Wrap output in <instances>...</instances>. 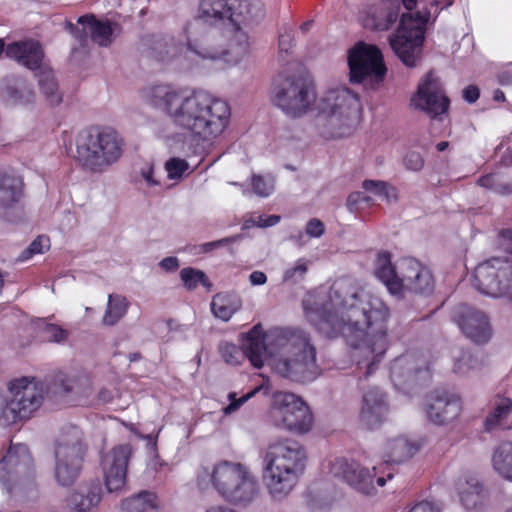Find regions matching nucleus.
Instances as JSON below:
<instances>
[{
    "mask_svg": "<svg viewBox=\"0 0 512 512\" xmlns=\"http://www.w3.org/2000/svg\"><path fill=\"white\" fill-rule=\"evenodd\" d=\"M511 415L512 400L501 395H496L491 401V411L484 421L485 431L491 432L497 428L511 429L512 426L507 423Z\"/></svg>",
    "mask_w": 512,
    "mask_h": 512,
    "instance_id": "2f4dec72",
    "label": "nucleus"
},
{
    "mask_svg": "<svg viewBox=\"0 0 512 512\" xmlns=\"http://www.w3.org/2000/svg\"><path fill=\"white\" fill-rule=\"evenodd\" d=\"M65 26H66V29L81 43V45L86 44L87 31H85L83 27H82V29H80L70 21H67Z\"/></svg>",
    "mask_w": 512,
    "mask_h": 512,
    "instance_id": "4d7b16f0",
    "label": "nucleus"
},
{
    "mask_svg": "<svg viewBox=\"0 0 512 512\" xmlns=\"http://www.w3.org/2000/svg\"><path fill=\"white\" fill-rule=\"evenodd\" d=\"M80 24L87 33H90L93 42L107 47L113 41V33L119 28L118 24L110 21H98L94 15H83L78 18Z\"/></svg>",
    "mask_w": 512,
    "mask_h": 512,
    "instance_id": "7c9ffc66",
    "label": "nucleus"
},
{
    "mask_svg": "<svg viewBox=\"0 0 512 512\" xmlns=\"http://www.w3.org/2000/svg\"><path fill=\"white\" fill-rule=\"evenodd\" d=\"M419 450V446L407 438L398 437L389 440L386 446L385 463L400 464L412 458Z\"/></svg>",
    "mask_w": 512,
    "mask_h": 512,
    "instance_id": "72a5a7b5",
    "label": "nucleus"
},
{
    "mask_svg": "<svg viewBox=\"0 0 512 512\" xmlns=\"http://www.w3.org/2000/svg\"><path fill=\"white\" fill-rule=\"evenodd\" d=\"M306 453L297 442L272 443L264 455L266 485L275 500L284 499L293 489L305 468Z\"/></svg>",
    "mask_w": 512,
    "mask_h": 512,
    "instance_id": "20e7f679",
    "label": "nucleus"
},
{
    "mask_svg": "<svg viewBox=\"0 0 512 512\" xmlns=\"http://www.w3.org/2000/svg\"><path fill=\"white\" fill-rule=\"evenodd\" d=\"M145 100L161 109L178 128L202 142L212 143L227 129L229 104L202 90L186 94L169 84H157L143 91Z\"/></svg>",
    "mask_w": 512,
    "mask_h": 512,
    "instance_id": "f03ea898",
    "label": "nucleus"
},
{
    "mask_svg": "<svg viewBox=\"0 0 512 512\" xmlns=\"http://www.w3.org/2000/svg\"><path fill=\"white\" fill-rule=\"evenodd\" d=\"M512 281V265L506 258L493 257L480 263L474 270L473 286L482 294L501 297Z\"/></svg>",
    "mask_w": 512,
    "mask_h": 512,
    "instance_id": "dca6fc26",
    "label": "nucleus"
},
{
    "mask_svg": "<svg viewBox=\"0 0 512 512\" xmlns=\"http://www.w3.org/2000/svg\"><path fill=\"white\" fill-rule=\"evenodd\" d=\"M218 350L222 359L230 365H238L245 358L242 348L233 343L223 341L219 344Z\"/></svg>",
    "mask_w": 512,
    "mask_h": 512,
    "instance_id": "a18cd8bd",
    "label": "nucleus"
},
{
    "mask_svg": "<svg viewBox=\"0 0 512 512\" xmlns=\"http://www.w3.org/2000/svg\"><path fill=\"white\" fill-rule=\"evenodd\" d=\"M441 9L450 7L454 0H433L428 6L412 13H404L395 33L389 37V44L399 60L409 68L416 67L421 61L427 24L432 16L431 8ZM439 14L435 9L433 21Z\"/></svg>",
    "mask_w": 512,
    "mask_h": 512,
    "instance_id": "0eeeda50",
    "label": "nucleus"
},
{
    "mask_svg": "<svg viewBox=\"0 0 512 512\" xmlns=\"http://www.w3.org/2000/svg\"><path fill=\"white\" fill-rule=\"evenodd\" d=\"M375 275L399 299L410 294L429 295L434 290V278L429 268L413 258L402 259L394 267L387 251L378 254Z\"/></svg>",
    "mask_w": 512,
    "mask_h": 512,
    "instance_id": "423d86ee",
    "label": "nucleus"
},
{
    "mask_svg": "<svg viewBox=\"0 0 512 512\" xmlns=\"http://www.w3.org/2000/svg\"><path fill=\"white\" fill-rule=\"evenodd\" d=\"M430 377L426 358L418 352H408L395 358L390 367V378L397 389Z\"/></svg>",
    "mask_w": 512,
    "mask_h": 512,
    "instance_id": "a211bd4d",
    "label": "nucleus"
},
{
    "mask_svg": "<svg viewBox=\"0 0 512 512\" xmlns=\"http://www.w3.org/2000/svg\"><path fill=\"white\" fill-rule=\"evenodd\" d=\"M1 95L11 105L30 104L35 99L31 85L21 77L7 79Z\"/></svg>",
    "mask_w": 512,
    "mask_h": 512,
    "instance_id": "473e14b6",
    "label": "nucleus"
},
{
    "mask_svg": "<svg viewBox=\"0 0 512 512\" xmlns=\"http://www.w3.org/2000/svg\"><path fill=\"white\" fill-rule=\"evenodd\" d=\"M498 245L503 251L512 254V229H503L499 232Z\"/></svg>",
    "mask_w": 512,
    "mask_h": 512,
    "instance_id": "6e6d98bb",
    "label": "nucleus"
},
{
    "mask_svg": "<svg viewBox=\"0 0 512 512\" xmlns=\"http://www.w3.org/2000/svg\"><path fill=\"white\" fill-rule=\"evenodd\" d=\"M410 512H441V509L432 502L422 501L413 506Z\"/></svg>",
    "mask_w": 512,
    "mask_h": 512,
    "instance_id": "052dcab7",
    "label": "nucleus"
},
{
    "mask_svg": "<svg viewBox=\"0 0 512 512\" xmlns=\"http://www.w3.org/2000/svg\"><path fill=\"white\" fill-rule=\"evenodd\" d=\"M242 350L244 357H247L256 368H261L267 356V348L264 337H246Z\"/></svg>",
    "mask_w": 512,
    "mask_h": 512,
    "instance_id": "ea45409f",
    "label": "nucleus"
},
{
    "mask_svg": "<svg viewBox=\"0 0 512 512\" xmlns=\"http://www.w3.org/2000/svg\"><path fill=\"white\" fill-rule=\"evenodd\" d=\"M400 10L399 0H380L367 9L363 26L372 31H387L398 20Z\"/></svg>",
    "mask_w": 512,
    "mask_h": 512,
    "instance_id": "b1692460",
    "label": "nucleus"
},
{
    "mask_svg": "<svg viewBox=\"0 0 512 512\" xmlns=\"http://www.w3.org/2000/svg\"><path fill=\"white\" fill-rule=\"evenodd\" d=\"M404 165L408 170L420 171L424 166V160L419 152H408L404 158Z\"/></svg>",
    "mask_w": 512,
    "mask_h": 512,
    "instance_id": "864d4df0",
    "label": "nucleus"
},
{
    "mask_svg": "<svg viewBox=\"0 0 512 512\" xmlns=\"http://www.w3.org/2000/svg\"><path fill=\"white\" fill-rule=\"evenodd\" d=\"M131 455L132 446L126 443L113 447L104 456L102 468L108 492H118L124 488Z\"/></svg>",
    "mask_w": 512,
    "mask_h": 512,
    "instance_id": "412c9836",
    "label": "nucleus"
},
{
    "mask_svg": "<svg viewBox=\"0 0 512 512\" xmlns=\"http://www.w3.org/2000/svg\"><path fill=\"white\" fill-rule=\"evenodd\" d=\"M9 393L6 410V423L9 425L30 418L43 401L42 384L30 381L27 377L11 381Z\"/></svg>",
    "mask_w": 512,
    "mask_h": 512,
    "instance_id": "2eb2a0df",
    "label": "nucleus"
},
{
    "mask_svg": "<svg viewBox=\"0 0 512 512\" xmlns=\"http://www.w3.org/2000/svg\"><path fill=\"white\" fill-rule=\"evenodd\" d=\"M293 33L292 31H285L279 35V50L280 52L288 53L293 46Z\"/></svg>",
    "mask_w": 512,
    "mask_h": 512,
    "instance_id": "13d9d810",
    "label": "nucleus"
},
{
    "mask_svg": "<svg viewBox=\"0 0 512 512\" xmlns=\"http://www.w3.org/2000/svg\"><path fill=\"white\" fill-rule=\"evenodd\" d=\"M387 411L385 394L378 388H371L363 396L360 421L366 428L374 429L384 421Z\"/></svg>",
    "mask_w": 512,
    "mask_h": 512,
    "instance_id": "a878e982",
    "label": "nucleus"
},
{
    "mask_svg": "<svg viewBox=\"0 0 512 512\" xmlns=\"http://www.w3.org/2000/svg\"><path fill=\"white\" fill-rule=\"evenodd\" d=\"M362 188L376 196H380L387 201L396 200V189L389 183L382 180L366 179L362 182Z\"/></svg>",
    "mask_w": 512,
    "mask_h": 512,
    "instance_id": "79ce46f5",
    "label": "nucleus"
},
{
    "mask_svg": "<svg viewBox=\"0 0 512 512\" xmlns=\"http://www.w3.org/2000/svg\"><path fill=\"white\" fill-rule=\"evenodd\" d=\"M269 420L279 429L298 434L307 433L313 425V415L309 407L300 397L289 392L273 394Z\"/></svg>",
    "mask_w": 512,
    "mask_h": 512,
    "instance_id": "ddd939ff",
    "label": "nucleus"
},
{
    "mask_svg": "<svg viewBox=\"0 0 512 512\" xmlns=\"http://www.w3.org/2000/svg\"><path fill=\"white\" fill-rule=\"evenodd\" d=\"M79 379L68 376L64 373H58L53 379V391L57 394H68L76 390Z\"/></svg>",
    "mask_w": 512,
    "mask_h": 512,
    "instance_id": "de8ad7c7",
    "label": "nucleus"
},
{
    "mask_svg": "<svg viewBox=\"0 0 512 512\" xmlns=\"http://www.w3.org/2000/svg\"><path fill=\"white\" fill-rule=\"evenodd\" d=\"M306 316L324 336L346 340L365 376L374 372L388 345L389 309L380 298L358 293L349 282H336L324 297L306 307Z\"/></svg>",
    "mask_w": 512,
    "mask_h": 512,
    "instance_id": "f257e3e1",
    "label": "nucleus"
},
{
    "mask_svg": "<svg viewBox=\"0 0 512 512\" xmlns=\"http://www.w3.org/2000/svg\"><path fill=\"white\" fill-rule=\"evenodd\" d=\"M457 490L460 501L466 509L475 508L480 503L482 485L475 476L459 479L457 482Z\"/></svg>",
    "mask_w": 512,
    "mask_h": 512,
    "instance_id": "e433bc0d",
    "label": "nucleus"
},
{
    "mask_svg": "<svg viewBox=\"0 0 512 512\" xmlns=\"http://www.w3.org/2000/svg\"><path fill=\"white\" fill-rule=\"evenodd\" d=\"M306 272H307L306 264L298 263L295 267H292L285 271L284 280H286V281L291 280L296 276V274L303 276Z\"/></svg>",
    "mask_w": 512,
    "mask_h": 512,
    "instance_id": "e2e57ef3",
    "label": "nucleus"
},
{
    "mask_svg": "<svg viewBox=\"0 0 512 512\" xmlns=\"http://www.w3.org/2000/svg\"><path fill=\"white\" fill-rule=\"evenodd\" d=\"M121 512H159L157 496L153 492L141 491L122 502Z\"/></svg>",
    "mask_w": 512,
    "mask_h": 512,
    "instance_id": "c9c22d12",
    "label": "nucleus"
},
{
    "mask_svg": "<svg viewBox=\"0 0 512 512\" xmlns=\"http://www.w3.org/2000/svg\"><path fill=\"white\" fill-rule=\"evenodd\" d=\"M271 100L286 116L297 119L307 114L316 102V90L305 75H279L272 84Z\"/></svg>",
    "mask_w": 512,
    "mask_h": 512,
    "instance_id": "f8f14e48",
    "label": "nucleus"
},
{
    "mask_svg": "<svg viewBox=\"0 0 512 512\" xmlns=\"http://www.w3.org/2000/svg\"><path fill=\"white\" fill-rule=\"evenodd\" d=\"M6 55L23 66L34 70L40 67L43 59L41 45L35 41L13 42L6 46Z\"/></svg>",
    "mask_w": 512,
    "mask_h": 512,
    "instance_id": "cd10ccee",
    "label": "nucleus"
},
{
    "mask_svg": "<svg viewBox=\"0 0 512 512\" xmlns=\"http://www.w3.org/2000/svg\"><path fill=\"white\" fill-rule=\"evenodd\" d=\"M197 480L201 488L211 482L224 499L235 504L249 503L258 495L257 481L240 463L223 461L211 473L204 468Z\"/></svg>",
    "mask_w": 512,
    "mask_h": 512,
    "instance_id": "1a4fd4ad",
    "label": "nucleus"
},
{
    "mask_svg": "<svg viewBox=\"0 0 512 512\" xmlns=\"http://www.w3.org/2000/svg\"><path fill=\"white\" fill-rule=\"evenodd\" d=\"M480 96V90L475 85H469L463 90V98L468 103H475Z\"/></svg>",
    "mask_w": 512,
    "mask_h": 512,
    "instance_id": "680f3d73",
    "label": "nucleus"
},
{
    "mask_svg": "<svg viewBox=\"0 0 512 512\" xmlns=\"http://www.w3.org/2000/svg\"><path fill=\"white\" fill-rule=\"evenodd\" d=\"M264 17L261 0H201L198 8V18L213 26L250 27L259 24Z\"/></svg>",
    "mask_w": 512,
    "mask_h": 512,
    "instance_id": "9d476101",
    "label": "nucleus"
},
{
    "mask_svg": "<svg viewBox=\"0 0 512 512\" xmlns=\"http://www.w3.org/2000/svg\"><path fill=\"white\" fill-rule=\"evenodd\" d=\"M274 344L283 355L274 363L275 371L294 382H309L317 376L316 348L307 332L284 328L273 332Z\"/></svg>",
    "mask_w": 512,
    "mask_h": 512,
    "instance_id": "7ed1b4c3",
    "label": "nucleus"
},
{
    "mask_svg": "<svg viewBox=\"0 0 512 512\" xmlns=\"http://www.w3.org/2000/svg\"><path fill=\"white\" fill-rule=\"evenodd\" d=\"M160 267L166 271H175L179 267V261L176 257H166L159 263Z\"/></svg>",
    "mask_w": 512,
    "mask_h": 512,
    "instance_id": "69168bd1",
    "label": "nucleus"
},
{
    "mask_svg": "<svg viewBox=\"0 0 512 512\" xmlns=\"http://www.w3.org/2000/svg\"><path fill=\"white\" fill-rule=\"evenodd\" d=\"M411 101L416 109L425 112L432 119H440L441 115L448 112L450 105L440 80L432 72L427 73L419 83Z\"/></svg>",
    "mask_w": 512,
    "mask_h": 512,
    "instance_id": "f3484780",
    "label": "nucleus"
},
{
    "mask_svg": "<svg viewBox=\"0 0 512 512\" xmlns=\"http://www.w3.org/2000/svg\"><path fill=\"white\" fill-rule=\"evenodd\" d=\"M146 45L149 55L159 61L170 60L184 50V42L172 35H152Z\"/></svg>",
    "mask_w": 512,
    "mask_h": 512,
    "instance_id": "c85d7f7f",
    "label": "nucleus"
},
{
    "mask_svg": "<svg viewBox=\"0 0 512 512\" xmlns=\"http://www.w3.org/2000/svg\"><path fill=\"white\" fill-rule=\"evenodd\" d=\"M451 317L467 338L477 344H484L491 338L492 332L487 316L466 304H460L452 310Z\"/></svg>",
    "mask_w": 512,
    "mask_h": 512,
    "instance_id": "aec40b11",
    "label": "nucleus"
},
{
    "mask_svg": "<svg viewBox=\"0 0 512 512\" xmlns=\"http://www.w3.org/2000/svg\"><path fill=\"white\" fill-rule=\"evenodd\" d=\"M492 466L502 478L512 482V442H502L495 448Z\"/></svg>",
    "mask_w": 512,
    "mask_h": 512,
    "instance_id": "4c0bfd02",
    "label": "nucleus"
},
{
    "mask_svg": "<svg viewBox=\"0 0 512 512\" xmlns=\"http://www.w3.org/2000/svg\"><path fill=\"white\" fill-rule=\"evenodd\" d=\"M41 93L50 106H57L62 102L63 94L60 92L55 74L52 70H40L36 73Z\"/></svg>",
    "mask_w": 512,
    "mask_h": 512,
    "instance_id": "58836bf2",
    "label": "nucleus"
},
{
    "mask_svg": "<svg viewBox=\"0 0 512 512\" xmlns=\"http://www.w3.org/2000/svg\"><path fill=\"white\" fill-rule=\"evenodd\" d=\"M306 234L312 238H319L325 232L323 222L317 218L310 219L306 224Z\"/></svg>",
    "mask_w": 512,
    "mask_h": 512,
    "instance_id": "5fc2aeb1",
    "label": "nucleus"
},
{
    "mask_svg": "<svg viewBox=\"0 0 512 512\" xmlns=\"http://www.w3.org/2000/svg\"><path fill=\"white\" fill-rule=\"evenodd\" d=\"M246 27H233L234 34L230 39L228 47H226L228 54L234 53L242 55L248 48V34L244 31Z\"/></svg>",
    "mask_w": 512,
    "mask_h": 512,
    "instance_id": "49530a36",
    "label": "nucleus"
},
{
    "mask_svg": "<svg viewBox=\"0 0 512 512\" xmlns=\"http://www.w3.org/2000/svg\"><path fill=\"white\" fill-rule=\"evenodd\" d=\"M102 487L99 482L81 486L67 499V505L76 512H90L101 501Z\"/></svg>",
    "mask_w": 512,
    "mask_h": 512,
    "instance_id": "c756f323",
    "label": "nucleus"
},
{
    "mask_svg": "<svg viewBox=\"0 0 512 512\" xmlns=\"http://www.w3.org/2000/svg\"><path fill=\"white\" fill-rule=\"evenodd\" d=\"M478 184L482 187L495 189L497 190V184H496V175L494 174H488L480 177L478 179Z\"/></svg>",
    "mask_w": 512,
    "mask_h": 512,
    "instance_id": "338daca9",
    "label": "nucleus"
},
{
    "mask_svg": "<svg viewBox=\"0 0 512 512\" xmlns=\"http://www.w3.org/2000/svg\"><path fill=\"white\" fill-rule=\"evenodd\" d=\"M181 280L188 290L195 289L198 284H201L202 286L206 288L211 287V283L206 276V274L201 271L194 268H183L180 272Z\"/></svg>",
    "mask_w": 512,
    "mask_h": 512,
    "instance_id": "37998d69",
    "label": "nucleus"
},
{
    "mask_svg": "<svg viewBox=\"0 0 512 512\" xmlns=\"http://www.w3.org/2000/svg\"><path fill=\"white\" fill-rule=\"evenodd\" d=\"M201 59L215 60L228 55L226 46L218 41V35L207 32L194 39H187L184 49Z\"/></svg>",
    "mask_w": 512,
    "mask_h": 512,
    "instance_id": "bb28decb",
    "label": "nucleus"
},
{
    "mask_svg": "<svg viewBox=\"0 0 512 512\" xmlns=\"http://www.w3.org/2000/svg\"><path fill=\"white\" fill-rule=\"evenodd\" d=\"M44 333L46 334L48 340L56 343L64 342L68 336V332L65 329L55 324L46 325L44 328Z\"/></svg>",
    "mask_w": 512,
    "mask_h": 512,
    "instance_id": "603ef678",
    "label": "nucleus"
},
{
    "mask_svg": "<svg viewBox=\"0 0 512 512\" xmlns=\"http://www.w3.org/2000/svg\"><path fill=\"white\" fill-rule=\"evenodd\" d=\"M188 168V162L180 158H171L165 163V169L169 179L181 178Z\"/></svg>",
    "mask_w": 512,
    "mask_h": 512,
    "instance_id": "8fccbe9b",
    "label": "nucleus"
},
{
    "mask_svg": "<svg viewBox=\"0 0 512 512\" xmlns=\"http://www.w3.org/2000/svg\"><path fill=\"white\" fill-rule=\"evenodd\" d=\"M53 447L56 481L62 486H70L79 477L87 454L83 431L76 425L64 426Z\"/></svg>",
    "mask_w": 512,
    "mask_h": 512,
    "instance_id": "9b49d317",
    "label": "nucleus"
},
{
    "mask_svg": "<svg viewBox=\"0 0 512 512\" xmlns=\"http://www.w3.org/2000/svg\"><path fill=\"white\" fill-rule=\"evenodd\" d=\"M249 281L254 286L264 285L267 282V276L264 272L256 270L249 275Z\"/></svg>",
    "mask_w": 512,
    "mask_h": 512,
    "instance_id": "774afa93",
    "label": "nucleus"
},
{
    "mask_svg": "<svg viewBox=\"0 0 512 512\" xmlns=\"http://www.w3.org/2000/svg\"><path fill=\"white\" fill-rule=\"evenodd\" d=\"M348 66L351 83L369 80L379 84L383 81L387 68L379 48L364 42L357 43L348 52Z\"/></svg>",
    "mask_w": 512,
    "mask_h": 512,
    "instance_id": "4468645a",
    "label": "nucleus"
},
{
    "mask_svg": "<svg viewBox=\"0 0 512 512\" xmlns=\"http://www.w3.org/2000/svg\"><path fill=\"white\" fill-rule=\"evenodd\" d=\"M129 303L119 294L108 296L107 308L103 316V323L108 326L115 325L127 313Z\"/></svg>",
    "mask_w": 512,
    "mask_h": 512,
    "instance_id": "a19ab883",
    "label": "nucleus"
},
{
    "mask_svg": "<svg viewBox=\"0 0 512 512\" xmlns=\"http://www.w3.org/2000/svg\"><path fill=\"white\" fill-rule=\"evenodd\" d=\"M251 185L253 192L260 197H268L274 190L272 180L256 174L252 176Z\"/></svg>",
    "mask_w": 512,
    "mask_h": 512,
    "instance_id": "3c124183",
    "label": "nucleus"
},
{
    "mask_svg": "<svg viewBox=\"0 0 512 512\" xmlns=\"http://www.w3.org/2000/svg\"><path fill=\"white\" fill-rule=\"evenodd\" d=\"M23 179L14 173L0 174V218L11 221L23 197Z\"/></svg>",
    "mask_w": 512,
    "mask_h": 512,
    "instance_id": "393cba45",
    "label": "nucleus"
},
{
    "mask_svg": "<svg viewBox=\"0 0 512 512\" xmlns=\"http://www.w3.org/2000/svg\"><path fill=\"white\" fill-rule=\"evenodd\" d=\"M331 472L361 493L370 494L374 490L375 473L355 461L338 458L332 463Z\"/></svg>",
    "mask_w": 512,
    "mask_h": 512,
    "instance_id": "5701e85b",
    "label": "nucleus"
},
{
    "mask_svg": "<svg viewBox=\"0 0 512 512\" xmlns=\"http://www.w3.org/2000/svg\"><path fill=\"white\" fill-rule=\"evenodd\" d=\"M280 216L278 215H270L267 217L259 216L258 220L256 222L257 226L266 228V227H272L280 222Z\"/></svg>",
    "mask_w": 512,
    "mask_h": 512,
    "instance_id": "0e129e2a",
    "label": "nucleus"
},
{
    "mask_svg": "<svg viewBox=\"0 0 512 512\" xmlns=\"http://www.w3.org/2000/svg\"><path fill=\"white\" fill-rule=\"evenodd\" d=\"M316 107L314 127L328 140L350 135L361 110L359 97L347 88L328 90Z\"/></svg>",
    "mask_w": 512,
    "mask_h": 512,
    "instance_id": "39448f33",
    "label": "nucleus"
},
{
    "mask_svg": "<svg viewBox=\"0 0 512 512\" xmlns=\"http://www.w3.org/2000/svg\"><path fill=\"white\" fill-rule=\"evenodd\" d=\"M210 306L213 315L226 322L241 309L242 300L234 293H218L213 297Z\"/></svg>",
    "mask_w": 512,
    "mask_h": 512,
    "instance_id": "f704fd0d",
    "label": "nucleus"
},
{
    "mask_svg": "<svg viewBox=\"0 0 512 512\" xmlns=\"http://www.w3.org/2000/svg\"><path fill=\"white\" fill-rule=\"evenodd\" d=\"M33 460L25 444H11L6 454L0 459V481L8 492L21 477L28 475Z\"/></svg>",
    "mask_w": 512,
    "mask_h": 512,
    "instance_id": "6ab92c4d",
    "label": "nucleus"
},
{
    "mask_svg": "<svg viewBox=\"0 0 512 512\" xmlns=\"http://www.w3.org/2000/svg\"><path fill=\"white\" fill-rule=\"evenodd\" d=\"M426 415L430 422L442 426L453 422L462 411L459 395L446 390H436L429 394Z\"/></svg>",
    "mask_w": 512,
    "mask_h": 512,
    "instance_id": "4be33fe9",
    "label": "nucleus"
},
{
    "mask_svg": "<svg viewBox=\"0 0 512 512\" xmlns=\"http://www.w3.org/2000/svg\"><path fill=\"white\" fill-rule=\"evenodd\" d=\"M483 365L482 359L468 351H463L456 359L454 371L458 374L465 375L471 370L479 369Z\"/></svg>",
    "mask_w": 512,
    "mask_h": 512,
    "instance_id": "c03bdc74",
    "label": "nucleus"
},
{
    "mask_svg": "<svg viewBox=\"0 0 512 512\" xmlns=\"http://www.w3.org/2000/svg\"><path fill=\"white\" fill-rule=\"evenodd\" d=\"M50 240L46 236H38L30 245L20 254L18 260L25 261L35 254L43 253L44 249H49Z\"/></svg>",
    "mask_w": 512,
    "mask_h": 512,
    "instance_id": "09e8293b",
    "label": "nucleus"
},
{
    "mask_svg": "<svg viewBox=\"0 0 512 512\" xmlns=\"http://www.w3.org/2000/svg\"><path fill=\"white\" fill-rule=\"evenodd\" d=\"M124 140L111 127L91 126L76 138V158L91 172H102L122 157Z\"/></svg>",
    "mask_w": 512,
    "mask_h": 512,
    "instance_id": "6e6552de",
    "label": "nucleus"
},
{
    "mask_svg": "<svg viewBox=\"0 0 512 512\" xmlns=\"http://www.w3.org/2000/svg\"><path fill=\"white\" fill-rule=\"evenodd\" d=\"M257 391L258 389H254L253 391L242 396L240 399L231 402L227 407H225L224 412L226 414H230L236 411L243 403H245L247 400L253 397L257 393Z\"/></svg>",
    "mask_w": 512,
    "mask_h": 512,
    "instance_id": "bf43d9fd",
    "label": "nucleus"
}]
</instances>
